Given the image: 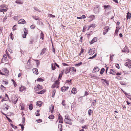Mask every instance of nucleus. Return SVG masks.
I'll list each match as a JSON object with an SVG mask.
<instances>
[{"mask_svg": "<svg viewBox=\"0 0 131 131\" xmlns=\"http://www.w3.org/2000/svg\"><path fill=\"white\" fill-rule=\"evenodd\" d=\"M7 59L6 55L5 54L4 55L3 58H2V60L5 62H6L7 60Z\"/></svg>", "mask_w": 131, "mask_h": 131, "instance_id": "obj_14", "label": "nucleus"}, {"mask_svg": "<svg viewBox=\"0 0 131 131\" xmlns=\"http://www.w3.org/2000/svg\"><path fill=\"white\" fill-rule=\"evenodd\" d=\"M17 26L16 25H14L13 27V30H14L16 29V27Z\"/></svg>", "mask_w": 131, "mask_h": 131, "instance_id": "obj_58", "label": "nucleus"}, {"mask_svg": "<svg viewBox=\"0 0 131 131\" xmlns=\"http://www.w3.org/2000/svg\"><path fill=\"white\" fill-rule=\"evenodd\" d=\"M18 23L19 24H24L26 23V21L24 19H20L18 21Z\"/></svg>", "mask_w": 131, "mask_h": 131, "instance_id": "obj_8", "label": "nucleus"}, {"mask_svg": "<svg viewBox=\"0 0 131 131\" xmlns=\"http://www.w3.org/2000/svg\"><path fill=\"white\" fill-rule=\"evenodd\" d=\"M3 84H4L6 85H7L8 84V83L7 81H3Z\"/></svg>", "mask_w": 131, "mask_h": 131, "instance_id": "obj_53", "label": "nucleus"}, {"mask_svg": "<svg viewBox=\"0 0 131 131\" xmlns=\"http://www.w3.org/2000/svg\"><path fill=\"white\" fill-rule=\"evenodd\" d=\"M119 27H116V29L115 30V35H118V29Z\"/></svg>", "mask_w": 131, "mask_h": 131, "instance_id": "obj_24", "label": "nucleus"}, {"mask_svg": "<svg viewBox=\"0 0 131 131\" xmlns=\"http://www.w3.org/2000/svg\"><path fill=\"white\" fill-rule=\"evenodd\" d=\"M128 62H126L125 64V65L128 67L129 68H131V61L129 60Z\"/></svg>", "mask_w": 131, "mask_h": 131, "instance_id": "obj_4", "label": "nucleus"}, {"mask_svg": "<svg viewBox=\"0 0 131 131\" xmlns=\"http://www.w3.org/2000/svg\"><path fill=\"white\" fill-rule=\"evenodd\" d=\"M15 3L18 4H23V1L21 0H17L15 2Z\"/></svg>", "mask_w": 131, "mask_h": 131, "instance_id": "obj_19", "label": "nucleus"}, {"mask_svg": "<svg viewBox=\"0 0 131 131\" xmlns=\"http://www.w3.org/2000/svg\"><path fill=\"white\" fill-rule=\"evenodd\" d=\"M37 81H39V82H41V81L42 82V81H43V79H42L41 78H38L37 79Z\"/></svg>", "mask_w": 131, "mask_h": 131, "instance_id": "obj_47", "label": "nucleus"}, {"mask_svg": "<svg viewBox=\"0 0 131 131\" xmlns=\"http://www.w3.org/2000/svg\"><path fill=\"white\" fill-rule=\"evenodd\" d=\"M56 92V90L54 89V90L52 92V97H54L55 94Z\"/></svg>", "mask_w": 131, "mask_h": 131, "instance_id": "obj_33", "label": "nucleus"}, {"mask_svg": "<svg viewBox=\"0 0 131 131\" xmlns=\"http://www.w3.org/2000/svg\"><path fill=\"white\" fill-rule=\"evenodd\" d=\"M69 88V87L66 86H63L61 88V90L62 92H64L67 90Z\"/></svg>", "mask_w": 131, "mask_h": 131, "instance_id": "obj_13", "label": "nucleus"}, {"mask_svg": "<svg viewBox=\"0 0 131 131\" xmlns=\"http://www.w3.org/2000/svg\"><path fill=\"white\" fill-rule=\"evenodd\" d=\"M109 29V27L108 26H106L104 30L103 35H105L108 32Z\"/></svg>", "mask_w": 131, "mask_h": 131, "instance_id": "obj_5", "label": "nucleus"}, {"mask_svg": "<svg viewBox=\"0 0 131 131\" xmlns=\"http://www.w3.org/2000/svg\"><path fill=\"white\" fill-rule=\"evenodd\" d=\"M114 56V55L111 54L110 55V58L111 61H112V59H113V57Z\"/></svg>", "mask_w": 131, "mask_h": 131, "instance_id": "obj_52", "label": "nucleus"}, {"mask_svg": "<svg viewBox=\"0 0 131 131\" xmlns=\"http://www.w3.org/2000/svg\"><path fill=\"white\" fill-rule=\"evenodd\" d=\"M5 99L6 101H7L9 100L8 95L6 94H5Z\"/></svg>", "mask_w": 131, "mask_h": 131, "instance_id": "obj_41", "label": "nucleus"}, {"mask_svg": "<svg viewBox=\"0 0 131 131\" xmlns=\"http://www.w3.org/2000/svg\"><path fill=\"white\" fill-rule=\"evenodd\" d=\"M82 62H80L76 64H75V66L76 67H79L82 65Z\"/></svg>", "mask_w": 131, "mask_h": 131, "instance_id": "obj_34", "label": "nucleus"}, {"mask_svg": "<svg viewBox=\"0 0 131 131\" xmlns=\"http://www.w3.org/2000/svg\"><path fill=\"white\" fill-rule=\"evenodd\" d=\"M50 110L51 113H53V110L54 109V107L53 104L51 105L50 107Z\"/></svg>", "mask_w": 131, "mask_h": 131, "instance_id": "obj_10", "label": "nucleus"}, {"mask_svg": "<svg viewBox=\"0 0 131 131\" xmlns=\"http://www.w3.org/2000/svg\"><path fill=\"white\" fill-rule=\"evenodd\" d=\"M104 7L105 9L108 8L109 9H111V7L110 5H104Z\"/></svg>", "mask_w": 131, "mask_h": 131, "instance_id": "obj_39", "label": "nucleus"}, {"mask_svg": "<svg viewBox=\"0 0 131 131\" xmlns=\"http://www.w3.org/2000/svg\"><path fill=\"white\" fill-rule=\"evenodd\" d=\"M29 109L30 110H32V104H30L29 106Z\"/></svg>", "mask_w": 131, "mask_h": 131, "instance_id": "obj_40", "label": "nucleus"}, {"mask_svg": "<svg viewBox=\"0 0 131 131\" xmlns=\"http://www.w3.org/2000/svg\"><path fill=\"white\" fill-rule=\"evenodd\" d=\"M5 6L4 4L1 5L0 6V12H6L7 11V9H5Z\"/></svg>", "mask_w": 131, "mask_h": 131, "instance_id": "obj_1", "label": "nucleus"}, {"mask_svg": "<svg viewBox=\"0 0 131 131\" xmlns=\"http://www.w3.org/2000/svg\"><path fill=\"white\" fill-rule=\"evenodd\" d=\"M57 85L55 84H53L51 86V88H54L56 86L57 87Z\"/></svg>", "mask_w": 131, "mask_h": 131, "instance_id": "obj_57", "label": "nucleus"}, {"mask_svg": "<svg viewBox=\"0 0 131 131\" xmlns=\"http://www.w3.org/2000/svg\"><path fill=\"white\" fill-rule=\"evenodd\" d=\"M54 84L57 85V88H58L59 87V83L58 80H56Z\"/></svg>", "mask_w": 131, "mask_h": 131, "instance_id": "obj_44", "label": "nucleus"}, {"mask_svg": "<svg viewBox=\"0 0 131 131\" xmlns=\"http://www.w3.org/2000/svg\"><path fill=\"white\" fill-rule=\"evenodd\" d=\"M72 121L71 119V120H66V119H64V121L65 123L67 124L71 125L72 124V122L71 121Z\"/></svg>", "mask_w": 131, "mask_h": 131, "instance_id": "obj_9", "label": "nucleus"}, {"mask_svg": "<svg viewBox=\"0 0 131 131\" xmlns=\"http://www.w3.org/2000/svg\"><path fill=\"white\" fill-rule=\"evenodd\" d=\"M42 102L41 101H37V105L39 107L41 106Z\"/></svg>", "mask_w": 131, "mask_h": 131, "instance_id": "obj_26", "label": "nucleus"}, {"mask_svg": "<svg viewBox=\"0 0 131 131\" xmlns=\"http://www.w3.org/2000/svg\"><path fill=\"white\" fill-rule=\"evenodd\" d=\"M97 55L96 53H95L94 56H93L89 57V59H93L96 57Z\"/></svg>", "mask_w": 131, "mask_h": 131, "instance_id": "obj_46", "label": "nucleus"}, {"mask_svg": "<svg viewBox=\"0 0 131 131\" xmlns=\"http://www.w3.org/2000/svg\"><path fill=\"white\" fill-rule=\"evenodd\" d=\"M3 72H5V73H8L9 72L8 70H7L6 68H4L3 69Z\"/></svg>", "mask_w": 131, "mask_h": 131, "instance_id": "obj_25", "label": "nucleus"}, {"mask_svg": "<svg viewBox=\"0 0 131 131\" xmlns=\"http://www.w3.org/2000/svg\"><path fill=\"white\" fill-rule=\"evenodd\" d=\"M42 89V87L39 84L38 85L37 87L36 88H35V90L38 91L39 90L41 89Z\"/></svg>", "mask_w": 131, "mask_h": 131, "instance_id": "obj_11", "label": "nucleus"}, {"mask_svg": "<svg viewBox=\"0 0 131 131\" xmlns=\"http://www.w3.org/2000/svg\"><path fill=\"white\" fill-rule=\"evenodd\" d=\"M13 34L12 33H11L10 34V38L12 39V40H13Z\"/></svg>", "mask_w": 131, "mask_h": 131, "instance_id": "obj_59", "label": "nucleus"}, {"mask_svg": "<svg viewBox=\"0 0 131 131\" xmlns=\"http://www.w3.org/2000/svg\"><path fill=\"white\" fill-rule=\"evenodd\" d=\"M46 50V48H44L43 49H42V50L41 51L40 54L42 55L45 52Z\"/></svg>", "mask_w": 131, "mask_h": 131, "instance_id": "obj_21", "label": "nucleus"}, {"mask_svg": "<svg viewBox=\"0 0 131 131\" xmlns=\"http://www.w3.org/2000/svg\"><path fill=\"white\" fill-rule=\"evenodd\" d=\"M105 69L103 68H102L100 72V74H102L103 73Z\"/></svg>", "mask_w": 131, "mask_h": 131, "instance_id": "obj_38", "label": "nucleus"}, {"mask_svg": "<svg viewBox=\"0 0 131 131\" xmlns=\"http://www.w3.org/2000/svg\"><path fill=\"white\" fill-rule=\"evenodd\" d=\"M97 38L96 37H94L91 41H90V44H92L94 42H96L97 41Z\"/></svg>", "mask_w": 131, "mask_h": 131, "instance_id": "obj_6", "label": "nucleus"}, {"mask_svg": "<svg viewBox=\"0 0 131 131\" xmlns=\"http://www.w3.org/2000/svg\"><path fill=\"white\" fill-rule=\"evenodd\" d=\"M99 70V69L98 67L96 68L95 67L93 71H94L95 72H98Z\"/></svg>", "mask_w": 131, "mask_h": 131, "instance_id": "obj_30", "label": "nucleus"}, {"mask_svg": "<svg viewBox=\"0 0 131 131\" xmlns=\"http://www.w3.org/2000/svg\"><path fill=\"white\" fill-rule=\"evenodd\" d=\"M35 27V26L34 25H32L30 26V28L32 29H34Z\"/></svg>", "mask_w": 131, "mask_h": 131, "instance_id": "obj_64", "label": "nucleus"}, {"mask_svg": "<svg viewBox=\"0 0 131 131\" xmlns=\"http://www.w3.org/2000/svg\"><path fill=\"white\" fill-rule=\"evenodd\" d=\"M122 52H127L128 53L129 52V50L126 48V47H125L122 50Z\"/></svg>", "mask_w": 131, "mask_h": 131, "instance_id": "obj_16", "label": "nucleus"}, {"mask_svg": "<svg viewBox=\"0 0 131 131\" xmlns=\"http://www.w3.org/2000/svg\"><path fill=\"white\" fill-rule=\"evenodd\" d=\"M34 41V39L33 38H31L29 43V44H32Z\"/></svg>", "mask_w": 131, "mask_h": 131, "instance_id": "obj_27", "label": "nucleus"}, {"mask_svg": "<svg viewBox=\"0 0 131 131\" xmlns=\"http://www.w3.org/2000/svg\"><path fill=\"white\" fill-rule=\"evenodd\" d=\"M44 37V35L43 32H41L40 35V39H42V40H43V39Z\"/></svg>", "mask_w": 131, "mask_h": 131, "instance_id": "obj_36", "label": "nucleus"}, {"mask_svg": "<svg viewBox=\"0 0 131 131\" xmlns=\"http://www.w3.org/2000/svg\"><path fill=\"white\" fill-rule=\"evenodd\" d=\"M70 71H72L73 72H74L76 71V69L74 67H71L69 69Z\"/></svg>", "mask_w": 131, "mask_h": 131, "instance_id": "obj_17", "label": "nucleus"}, {"mask_svg": "<svg viewBox=\"0 0 131 131\" xmlns=\"http://www.w3.org/2000/svg\"><path fill=\"white\" fill-rule=\"evenodd\" d=\"M44 93V91L43 90H42L40 91L39 92L37 93L38 94H43Z\"/></svg>", "mask_w": 131, "mask_h": 131, "instance_id": "obj_48", "label": "nucleus"}, {"mask_svg": "<svg viewBox=\"0 0 131 131\" xmlns=\"http://www.w3.org/2000/svg\"><path fill=\"white\" fill-rule=\"evenodd\" d=\"M24 32L25 34H27V29H26V28H24Z\"/></svg>", "mask_w": 131, "mask_h": 131, "instance_id": "obj_50", "label": "nucleus"}, {"mask_svg": "<svg viewBox=\"0 0 131 131\" xmlns=\"http://www.w3.org/2000/svg\"><path fill=\"white\" fill-rule=\"evenodd\" d=\"M131 14L129 12H128L127 14V16H126V18L127 19H130L131 18Z\"/></svg>", "mask_w": 131, "mask_h": 131, "instance_id": "obj_23", "label": "nucleus"}, {"mask_svg": "<svg viewBox=\"0 0 131 131\" xmlns=\"http://www.w3.org/2000/svg\"><path fill=\"white\" fill-rule=\"evenodd\" d=\"M32 71L34 73L36 74H37L38 73V70L36 68H34L32 69Z\"/></svg>", "mask_w": 131, "mask_h": 131, "instance_id": "obj_12", "label": "nucleus"}, {"mask_svg": "<svg viewBox=\"0 0 131 131\" xmlns=\"http://www.w3.org/2000/svg\"><path fill=\"white\" fill-rule=\"evenodd\" d=\"M1 89L2 92H4L6 90V88L4 87L3 85H1Z\"/></svg>", "mask_w": 131, "mask_h": 131, "instance_id": "obj_15", "label": "nucleus"}, {"mask_svg": "<svg viewBox=\"0 0 131 131\" xmlns=\"http://www.w3.org/2000/svg\"><path fill=\"white\" fill-rule=\"evenodd\" d=\"M39 111L37 110V111L36 112V115L37 116H39Z\"/></svg>", "mask_w": 131, "mask_h": 131, "instance_id": "obj_49", "label": "nucleus"}, {"mask_svg": "<svg viewBox=\"0 0 131 131\" xmlns=\"http://www.w3.org/2000/svg\"><path fill=\"white\" fill-rule=\"evenodd\" d=\"M95 52V49L94 48H91L90 50L89 51V54L92 55H93Z\"/></svg>", "mask_w": 131, "mask_h": 131, "instance_id": "obj_2", "label": "nucleus"}, {"mask_svg": "<svg viewBox=\"0 0 131 131\" xmlns=\"http://www.w3.org/2000/svg\"><path fill=\"white\" fill-rule=\"evenodd\" d=\"M31 17L33 18L36 20H37L39 19V18L38 17L36 16H34L32 15Z\"/></svg>", "mask_w": 131, "mask_h": 131, "instance_id": "obj_32", "label": "nucleus"}, {"mask_svg": "<svg viewBox=\"0 0 131 131\" xmlns=\"http://www.w3.org/2000/svg\"><path fill=\"white\" fill-rule=\"evenodd\" d=\"M65 100H63L62 102V104L63 105V106H66V104H65Z\"/></svg>", "mask_w": 131, "mask_h": 131, "instance_id": "obj_51", "label": "nucleus"}, {"mask_svg": "<svg viewBox=\"0 0 131 131\" xmlns=\"http://www.w3.org/2000/svg\"><path fill=\"white\" fill-rule=\"evenodd\" d=\"M12 81L13 82V84L15 87H16L17 86V84L15 82V81L13 79H12Z\"/></svg>", "mask_w": 131, "mask_h": 131, "instance_id": "obj_45", "label": "nucleus"}, {"mask_svg": "<svg viewBox=\"0 0 131 131\" xmlns=\"http://www.w3.org/2000/svg\"><path fill=\"white\" fill-rule=\"evenodd\" d=\"M71 93L74 94L77 92V90L75 88H73L71 91Z\"/></svg>", "mask_w": 131, "mask_h": 131, "instance_id": "obj_18", "label": "nucleus"}, {"mask_svg": "<svg viewBox=\"0 0 131 131\" xmlns=\"http://www.w3.org/2000/svg\"><path fill=\"white\" fill-rule=\"evenodd\" d=\"M34 9L36 11H37L39 12H41V11L40 10L37 8L34 7Z\"/></svg>", "mask_w": 131, "mask_h": 131, "instance_id": "obj_43", "label": "nucleus"}, {"mask_svg": "<svg viewBox=\"0 0 131 131\" xmlns=\"http://www.w3.org/2000/svg\"><path fill=\"white\" fill-rule=\"evenodd\" d=\"M18 100V99L17 97H16L15 99L13 100V102L14 104H16Z\"/></svg>", "mask_w": 131, "mask_h": 131, "instance_id": "obj_35", "label": "nucleus"}, {"mask_svg": "<svg viewBox=\"0 0 131 131\" xmlns=\"http://www.w3.org/2000/svg\"><path fill=\"white\" fill-rule=\"evenodd\" d=\"M99 6H96L94 8L93 11L95 14L98 13L99 12L100 8L99 7Z\"/></svg>", "mask_w": 131, "mask_h": 131, "instance_id": "obj_3", "label": "nucleus"}, {"mask_svg": "<svg viewBox=\"0 0 131 131\" xmlns=\"http://www.w3.org/2000/svg\"><path fill=\"white\" fill-rule=\"evenodd\" d=\"M58 119L59 122L62 123H63V118L60 114H59L58 115Z\"/></svg>", "mask_w": 131, "mask_h": 131, "instance_id": "obj_7", "label": "nucleus"}, {"mask_svg": "<svg viewBox=\"0 0 131 131\" xmlns=\"http://www.w3.org/2000/svg\"><path fill=\"white\" fill-rule=\"evenodd\" d=\"M64 119H66V120H71V119L70 118L69 116L68 115H65Z\"/></svg>", "mask_w": 131, "mask_h": 131, "instance_id": "obj_31", "label": "nucleus"}, {"mask_svg": "<svg viewBox=\"0 0 131 131\" xmlns=\"http://www.w3.org/2000/svg\"><path fill=\"white\" fill-rule=\"evenodd\" d=\"M70 71L69 69V68H67L65 70V73L66 74H67L69 73Z\"/></svg>", "mask_w": 131, "mask_h": 131, "instance_id": "obj_37", "label": "nucleus"}, {"mask_svg": "<svg viewBox=\"0 0 131 131\" xmlns=\"http://www.w3.org/2000/svg\"><path fill=\"white\" fill-rule=\"evenodd\" d=\"M6 117L9 122H12V121L9 117L6 116Z\"/></svg>", "mask_w": 131, "mask_h": 131, "instance_id": "obj_60", "label": "nucleus"}, {"mask_svg": "<svg viewBox=\"0 0 131 131\" xmlns=\"http://www.w3.org/2000/svg\"><path fill=\"white\" fill-rule=\"evenodd\" d=\"M95 25L94 24H92L89 26V28H90L92 27H94L95 26Z\"/></svg>", "mask_w": 131, "mask_h": 131, "instance_id": "obj_61", "label": "nucleus"}, {"mask_svg": "<svg viewBox=\"0 0 131 131\" xmlns=\"http://www.w3.org/2000/svg\"><path fill=\"white\" fill-rule=\"evenodd\" d=\"M63 72H62V73L61 74H59V77H58V79H61V78L62 76V74H63Z\"/></svg>", "mask_w": 131, "mask_h": 131, "instance_id": "obj_63", "label": "nucleus"}, {"mask_svg": "<svg viewBox=\"0 0 131 131\" xmlns=\"http://www.w3.org/2000/svg\"><path fill=\"white\" fill-rule=\"evenodd\" d=\"M118 80H121L122 79V78L118 76L115 77Z\"/></svg>", "mask_w": 131, "mask_h": 131, "instance_id": "obj_55", "label": "nucleus"}, {"mask_svg": "<svg viewBox=\"0 0 131 131\" xmlns=\"http://www.w3.org/2000/svg\"><path fill=\"white\" fill-rule=\"evenodd\" d=\"M25 88L24 86H22L21 85V87L19 88V91L21 92H22L25 89Z\"/></svg>", "mask_w": 131, "mask_h": 131, "instance_id": "obj_20", "label": "nucleus"}, {"mask_svg": "<svg viewBox=\"0 0 131 131\" xmlns=\"http://www.w3.org/2000/svg\"><path fill=\"white\" fill-rule=\"evenodd\" d=\"M48 16L50 17H52L53 18L55 17V16L54 15H53L50 14H49L48 15Z\"/></svg>", "mask_w": 131, "mask_h": 131, "instance_id": "obj_56", "label": "nucleus"}, {"mask_svg": "<svg viewBox=\"0 0 131 131\" xmlns=\"http://www.w3.org/2000/svg\"><path fill=\"white\" fill-rule=\"evenodd\" d=\"M52 69L53 70H54L55 69V63H52L51 64Z\"/></svg>", "mask_w": 131, "mask_h": 131, "instance_id": "obj_29", "label": "nucleus"}, {"mask_svg": "<svg viewBox=\"0 0 131 131\" xmlns=\"http://www.w3.org/2000/svg\"><path fill=\"white\" fill-rule=\"evenodd\" d=\"M54 118V116L53 115H50V116H49L48 118L50 119H52L53 118Z\"/></svg>", "mask_w": 131, "mask_h": 131, "instance_id": "obj_42", "label": "nucleus"}, {"mask_svg": "<svg viewBox=\"0 0 131 131\" xmlns=\"http://www.w3.org/2000/svg\"><path fill=\"white\" fill-rule=\"evenodd\" d=\"M7 19V17L6 16H5L3 19V21L4 22H5L6 21V19Z\"/></svg>", "mask_w": 131, "mask_h": 131, "instance_id": "obj_62", "label": "nucleus"}, {"mask_svg": "<svg viewBox=\"0 0 131 131\" xmlns=\"http://www.w3.org/2000/svg\"><path fill=\"white\" fill-rule=\"evenodd\" d=\"M105 83H106V84L107 85H109V82L108 81H107L106 80L103 79H101Z\"/></svg>", "mask_w": 131, "mask_h": 131, "instance_id": "obj_28", "label": "nucleus"}, {"mask_svg": "<svg viewBox=\"0 0 131 131\" xmlns=\"http://www.w3.org/2000/svg\"><path fill=\"white\" fill-rule=\"evenodd\" d=\"M91 112H92V110L90 109L88 111V113L89 115L90 116L91 115Z\"/></svg>", "mask_w": 131, "mask_h": 131, "instance_id": "obj_54", "label": "nucleus"}, {"mask_svg": "<svg viewBox=\"0 0 131 131\" xmlns=\"http://www.w3.org/2000/svg\"><path fill=\"white\" fill-rule=\"evenodd\" d=\"M116 73V71L114 70L111 69L110 73L112 74H115Z\"/></svg>", "mask_w": 131, "mask_h": 131, "instance_id": "obj_22", "label": "nucleus"}]
</instances>
